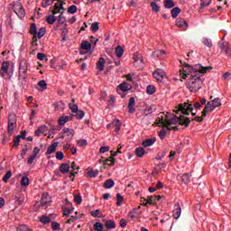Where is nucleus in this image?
<instances>
[{
  "mask_svg": "<svg viewBox=\"0 0 231 231\" xmlns=\"http://www.w3.org/2000/svg\"><path fill=\"white\" fill-rule=\"evenodd\" d=\"M159 124L160 126L166 127L167 131H178V126L171 125H176V124H179L184 127H189V125H190V118L185 116H177L176 115H172L169 119H159Z\"/></svg>",
  "mask_w": 231,
  "mask_h": 231,
  "instance_id": "nucleus-1",
  "label": "nucleus"
},
{
  "mask_svg": "<svg viewBox=\"0 0 231 231\" xmlns=\"http://www.w3.org/2000/svg\"><path fill=\"white\" fill-rule=\"evenodd\" d=\"M210 69H214V67H203L201 64H197L192 67L188 63H184V67L182 69V72H180V75H182L181 79L185 80V79H187L189 75H190V77H192L193 75H199V73L205 75V73H207V71H210Z\"/></svg>",
  "mask_w": 231,
  "mask_h": 231,
  "instance_id": "nucleus-2",
  "label": "nucleus"
},
{
  "mask_svg": "<svg viewBox=\"0 0 231 231\" xmlns=\"http://www.w3.org/2000/svg\"><path fill=\"white\" fill-rule=\"evenodd\" d=\"M201 77H203V73L193 74L192 77L189 78L187 88H189L191 93H198V91L201 89V84H203Z\"/></svg>",
  "mask_w": 231,
  "mask_h": 231,
  "instance_id": "nucleus-3",
  "label": "nucleus"
},
{
  "mask_svg": "<svg viewBox=\"0 0 231 231\" xmlns=\"http://www.w3.org/2000/svg\"><path fill=\"white\" fill-rule=\"evenodd\" d=\"M11 10L16 14L20 19H23L24 17V7H23V5L21 3L16 2V3H12L10 4Z\"/></svg>",
  "mask_w": 231,
  "mask_h": 231,
  "instance_id": "nucleus-4",
  "label": "nucleus"
},
{
  "mask_svg": "<svg viewBox=\"0 0 231 231\" xmlns=\"http://www.w3.org/2000/svg\"><path fill=\"white\" fill-rule=\"evenodd\" d=\"M180 111L182 113V115L189 116V111H194V107L192 106V104H189V103L180 104L179 108L177 110H174V113L178 115Z\"/></svg>",
  "mask_w": 231,
  "mask_h": 231,
  "instance_id": "nucleus-5",
  "label": "nucleus"
},
{
  "mask_svg": "<svg viewBox=\"0 0 231 231\" xmlns=\"http://www.w3.org/2000/svg\"><path fill=\"white\" fill-rule=\"evenodd\" d=\"M10 68V61H4L2 63V67L0 69V75L3 77V79H12V74L8 72V69Z\"/></svg>",
  "mask_w": 231,
  "mask_h": 231,
  "instance_id": "nucleus-6",
  "label": "nucleus"
},
{
  "mask_svg": "<svg viewBox=\"0 0 231 231\" xmlns=\"http://www.w3.org/2000/svg\"><path fill=\"white\" fill-rule=\"evenodd\" d=\"M134 66H135V68H137L138 69L143 68V57L142 56V54L136 52L134 55Z\"/></svg>",
  "mask_w": 231,
  "mask_h": 231,
  "instance_id": "nucleus-7",
  "label": "nucleus"
},
{
  "mask_svg": "<svg viewBox=\"0 0 231 231\" xmlns=\"http://www.w3.org/2000/svg\"><path fill=\"white\" fill-rule=\"evenodd\" d=\"M64 12V2L62 1H58V3H56L54 5V9L52 10V15H57V14H60Z\"/></svg>",
  "mask_w": 231,
  "mask_h": 231,
  "instance_id": "nucleus-8",
  "label": "nucleus"
},
{
  "mask_svg": "<svg viewBox=\"0 0 231 231\" xmlns=\"http://www.w3.org/2000/svg\"><path fill=\"white\" fill-rule=\"evenodd\" d=\"M133 89V86L127 82H123L118 86V88L116 89L117 93H120V91H123L125 93L126 91H131Z\"/></svg>",
  "mask_w": 231,
  "mask_h": 231,
  "instance_id": "nucleus-9",
  "label": "nucleus"
},
{
  "mask_svg": "<svg viewBox=\"0 0 231 231\" xmlns=\"http://www.w3.org/2000/svg\"><path fill=\"white\" fill-rule=\"evenodd\" d=\"M214 109H216V108L214 107V105L212 104V101H208L206 104V106H205V107L202 111V116L203 117L207 116V113H212V111H214Z\"/></svg>",
  "mask_w": 231,
  "mask_h": 231,
  "instance_id": "nucleus-10",
  "label": "nucleus"
},
{
  "mask_svg": "<svg viewBox=\"0 0 231 231\" xmlns=\"http://www.w3.org/2000/svg\"><path fill=\"white\" fill-rule=\"evenodd\" d=\"M75 134L73 130H69V128H63V135H61V139L68 137V140H71Z\"/></svg>",
  "mask_w": 231,
  "mask_h": 231,
  "instance_id": "nucleus-11",
  "label": "nucleus"
},
{
  "mask_svg": "<svg viewBox=\"0 0 231 231\" xmlns=\"http://www.w3.org/2000/svg\"><path fill=\"white\" fill-rule=\"evenodd\" d=\"M141 201H143H143H145V203L143 204L144 207H147L148 205H156V199L154 196L148 197V199L145 198H142Z\"/></svg>",
  "mask_w": 231,
  "mask_h": 231,
  "instance_id": "nucleus-12",
  "label": "nucleus"
},
{
  "mask_svg": "<svg viewBox=\"0 0 231 231\" xmlns=\"http://www.w3.org/2000/svg\"><path fill=\"white\" fill-rule=\"evenodd\" d=\"M57 147H59V142L53 143L51 145H50L47 149V152H45L46 156H49L50 154H53L57 151Z\"/></svg>",
  "mask_w": 231,
  "mask_h": 231,
  "instance_id": "nucleus-13",
  "label": "nucleus"
},
{
  "mask_svg": "<svg viewBox=\"0 0 231 231\" xmlns=\"http://www.w3.org/2000/svg\"><path fill=\"white\" fill-rule=\"evenodd\" d=\"M73 116L75 115H70V116H63L59 119V124L60 125H65L67 122H69V120H73Z\"/></svg>",
  "mask_w": 231,
  "mask_h": 231,
  "instance_id": "nucleus-14",
  "label": "nucleus"
},
{
  "mask_svg": "<svg viewBox=\"0 0 231 231\" xmlns=\"http://www.w3.org/2000/svg\"><path fill=\"white\" fill-rule=\"evenodd\" d=\"M153 77L158 80V82H162V79L165 77V72L162 69H157L153 72Z\"/></svg>",
  "mask_w": 231,
  "mask_h": 231,
  "instance_id": "nucleus-15",
  "label": "nucleus"
},
{
  "mask_svg": "<svg viewBox=\"0 0 231 231\" xmlns=\"http://www.w3.org/2000/svg\"><path fill=\"white\" fill-rule=\"evenodd\" d=\"M175 24L176 26H178V28H184V30H187V27L189 26V24L183 18H178Z\"/></svg>",
  "mask_w": 231,
  "mask_h": 231,
  "instance_id": "nucleus-16",
  "label": "nucleus"
},
{
  "mask_svg": "<svg viewBox=\"0 0 231 231\" xmlns=\"http://www.w3.org/2000/svg\"><path fill=\"white\" fill-rule=\"evenodd\" d=\"M48 132V126L45 125H41L38 129L34 132V136H41V134H44V133Z\"/></svg>",
  "mask_w": 231,
  "mask_h": 231,
  "instance_id": "nucleus-17",
  "label": "nucleus"
},
{
  "mask_svg": "<svg viewBox=\"0 0 231 231\" xmlns=\"http://www.w3.org/2000/svg\"><path fill=\"white\" fill-rule=\"evenodd\" d=\"M180 216H181V207H180V204H175L173 210V217L174 219H180Z\"/></svg>",
  "mask_w": 231,
  "mask_h": 231,
  "instance_id": "nucleus-18",
  "label": "nucleus"
},
{
  "mask_svg": "<svg viewBox=\"0 0 231 231\" xmlns=\"http://www.w3.org/2000/svg\"><path fill=\"white\" fill-rule=\"evenodd\" d=\"M156 143V138H149L143 142V147H151L152 145H154Z\"/></svg>",
  "mask_w": 231,
  "mask_h": 231,
  "instance_id": "nucleus-19",
  "label": "nucleus"
},
{
  "mask_svg": "<svg viewBox=\"0 0 231 231\" xmlns=\"http://www.w3.org/2000/svg\"><path fill=\"white\" fill-rule=\"evenodd\" d=\"M54 109L55 111H64L66 109V104L62 101L57 102L54 104Z\"/></svg>",
  "mask_w": 231,
  "mask_h": 231,
  "instance_id": "nucleus-20",
  "label": "nucleus"
},
{
  "mask_svg": "<svg viewBox=\"0 0 231 231\" xmlns=\"http://www.w3.org/2000/svg\"><path fill=\"white\" fill-rule=\"evenodd\" d=\"M105 226L108 230H112L113 228H116V224L115 223V220L109 219L105 223Z\"/></svg>",
  "mask_w": 231,
  "mask_h": 231,
  "instance_id": "nucleus-21",
  "label": "nucleus"
},
{
  "mask_svg": "<svg viewBox=\"0 0 231 231\" xmlns=\"http://www.w3.org/2000/svg\"><path fill=\"white\" fill-rule=\"evenodd\" d=\"M60 172H62V174H66V173L69 172V164L62 163L60 166Z\"/></svg>",
  "mask_w": 231,
  "mask_h": 231,
  "instance_id": "nucleus-22",
  "label": "nucleus"
},
{
  "mask_svg": "<svg viewBox=\"0 0 231 231\" xmlns=\"http://www.w3.org/2000/svg\"><path fill=\"white\" fill-rule=\"evenodd\" d=\"M74 210H75V208H73V206H72V208L71 207H65V208H63V216L68 217L70 214H73Z\"/></svg>",
  "mask_w": 231,
  "mask_h": 231,
  "instance_id": "nucleus-23",
  "label": "nucleus"
},
{
  "mask_svg": "<svg viewBox=\"0 0 231 231\" xmlns=\"http://www.w3.org/2000/svg\"><path fill=\"white\" fill-rule=\"evenodd\" d=\"M171 17L173 19H176V17H178V15H180V14H181V9L180 7H174L171 11Z\"/></svg>",
  "mask_w": 231,
  "mask_h": 231,
  "instance_id": "nucleus-24",
  "label": "nucleus"
},
{
  "mask_svg": "<svg viewBox=\"0 0 231 231\" xmlns=\"http://www.w3.org/2000/svg\"><path fill=\"white\" fill-rule=\"evenodd\" d=\"M26 152H28V145L25 144L24 147L22 149L21 153L17 155V158L21 161L26 156Z\"/></svg>",
  "mask_w": 231,
  "mask_h": 231,
  "instance_id": "nucleus-25",
  "label": "nucleus"
},
{
  "mask_svg": "<svg viewBox=\"0 0 231 231\" xmlns=\"http://www.w3.org/2000/svg\"><path fill=\"white\" fill-rule=\"evenodd\" d=\"M105 189H112V187H115V180L113 179H108L104 183Z\"/></svg>",
  "mask_w": 231,
  "mask_h": 231,
  "instance_id": "nucleus-26",
  "label": "nucleus"
},
{
  "mask_svg": "<svg viewBox=\"0 0 231 231\" xmlns=\"http://www.w3.org/2000/svg\"><path fill=\"white\" fill-rule=\"evenodd\" d=\"M152 57H157V59H162V57H165V51L159 50L154 52H152Z\"/></svg>",
  "mask_w": 231,
  "mask_h": 231,
  "instance_id": "nucleus-27",
  "label": "nucleus"
},
{
  "mask_svg": "<svg viewBox=\"0 0 231 231\" xmlns=\"http://www.w3.org/2000/svg\"><path fill=\"white\" fill-rule=\"evenodd\" d=\"M26 79H28L27 72H20L18 75V80H22V84H26Z\"/></svg>",
  "mask_w": 231,
  "mask_h": 231,
  "instance_id": "nucleus-28",
  "label": "nucleus"
},
{
  "mask_svg": "<svg viewBox=\"0 0 231 231\" xmlns=\"http://www.w3.org/2000/svg\"><path fill=\"white\" fill-rule=\"evenodd\" d=\"M104 64H106V60L104 58H100L97 64L99 71H104Z\"/></svg>",
  "mask_w": 231,
  "mask_h": 231,
  "instance_id": "nucleus-29",
  "label": "nucleus"
},
{
  "mask_svg": "<svg viewBox=\"0 0 231 231\" xmlns=\"http://www.w3.org/2000/svg\"><path fill=\"white\" fill-rule=\"evenodd\" d=\"M48 198H50V195L48 193H42V200L41 203L42 205H48L50 203V200H48Z\"/></svg>",
  "mask_w": 231,
  "mask_h": 231,
  "instance_id": "nucleus-30",
  "label": "nucleus"
},
{
  "mask_svg": "<svg viewBox=\"0 0 231 231\" xmlns=\"http://www.w3.org/2000/svg\"><path fill=\"white\" fill-rule=\"evenodd\" d=\"M181 182L187 185L188 183H190V174L184 173L181 177Z\"/></svg>",
  "mask_w": 231,
  "mask_h": 231,
  "instance_id": "nucleus-31",
  "label": "nucleus"
},
{
  "mask_svg": "<svg viewBox=\"0 0 231 231\" xmlns=\"http://www.w3.org/2000/svg\"><path fill=\"white\" fill-rule=\"evenodd\" d=\"M81 50H86L87 51H89L91 50V43L88 41H84L81 42Z\"/></svg>",
  "mask_w": 231,
  "mask_h": 231,
  "instance_id": "nucleus-32",
  "label": "nucleus"
},
{
  "mask_svg": "<svg viewBox=\"0 0 231 231\" xmlns=\"http://www.w3.org/2000/svg\"><path fill=\"white\" fill-rule=\"evenodd\" d=\"M146 93L148 95H154V93H156V87L153 85H148L146 88Z\"/></svg>",
  "mask_w": 231,
  "mask_h": 231,
  "instance_id": "nucleus-33",
  "label": "nucleus"
},
{
  "mask_svg": "<svg viewBox=\"0 0 231 231\" xmlns=\"http://www.w3.org/2000/svg\"><path fill=\"white\" fill-rule=\"evenodd\" d=\"M94 231H104V224L100 222H96L94 224Z\"/></svg>",
  "mask_w": 231,
  "mask_h": 231,
  "instance_id": "nucleus-34",
  "label": "nucleus"
},
{
  "mask_svg": "<svg viewBox=\"0 0 231 231\" xmlns=\"http://www.w3.org/2000/svg\"><path fill=\"white\" fill-rule=\"evenodd\" d=\"M135 154L137 158H142L145 154V150L142 147L135 149Z\"/></svg>",
  "mask_w": 231,
  "mask_h": 231,
  "instance_id": "nucleus-35",
  "label": "nucleus"
},
{
  "mask_svg": "<svg viewBox=\"0 0 231 231\" xmlns=\"http://www.w3.org/2000/svg\"><path fill=\"white\" fill-rule=\"evenodd\" d=\"M116 55L117 59H120L122 55H124V48H122V46H117L116 48Z\"/></svg>",
  "mask_w": 231,
  "mask_h": 231,
  "instance_id": "nucleus-36",
  "label": "nucleus"
},
{
  "mask_svg": "<svg viewBox=\"0 0 231 231\" xmlns=\"http://www.w3.org/2000/svg\"><path fill=\"white\" fill-rule=\"evenodd\" d=\"M19 73H28V67L26 66V63H20Z\"/></svg>",
  "mask_w": 231,
  "mask_h": 231,
  "instance_id": "nucleus-37",
  "label": "nucleus"
},
{
  "mask_svg": "<svg viewBox=\"0 0 231 231\" xmlns=\"http://www.w3.org/2000/svg\"><path fill=\"white\" fill-rule=\"evenodd\" d=\"M56 21L57 17H55V14L49 15L46 18V22L48 23V24H54Z\"/></svg>",
  "mask_w": 231,
  "mask_h": 231,
  "instance_id": "nucleus-38",
  "label": "nucleus"
},
{
  "mask_svg": "<svg viewBox=\"0 0 231 231\" xmlns=\"http://www.w3.org/2000/svg\"><path fill=\"white\" fill-rule=\"evenodd\" d=\"M116 159L113 157H108L106 159V164L108 165V167H113L115 165Z\"/></svg>",
  "mask_w": 231,
  "mask_h": 231,
  "instance_id": "nucleus-39",
  "label": "nucleus"
},
{
  "mask_svg": "<svg viewBox=\"0 0 231 231\" xmlns=\"http://www.w3.org/2000/svg\"><path fill=\"white\" fill-rule=\"evenodd\" d=\"M22 187H28L30 185V179L28 177L23 176L21 180Z\"/></svg>",
  "mask_w": 231,
  "mask_h": 231,
  "instance_id": "nucleus-40",
  "label": "nucleus"
},
{
  "mask_svg": "<svg viewBox=\"0 0 231 231\" xmlns=\"http://www.w3.org/2000/svg\"><path fill=\"white\" fill-rule=\"evenodd\" d=\"M45 33H46V29L44 27H42L39 29L38 32H36V35L39 39H42Z\"/></svg>",
  "mask_w": 231,
  "mask_h": 231,
  "instance_id": "nucleus-41",
  "label": "nucleus"
},
{
  "mask_svg": "<svg viewBox=\"0 0 231 231\" xmlns=\"http://www.w3.org/2000/svg\"><path fill=\"white\" fill-rule=\"evenodd\" d=\"M211 104H213V107H220L221 106V98L219 97H217L215 98L214 100L211 101Z\"/></svg>",
  "mask_w": 231,
  "mask_h": 231,
  "instance_id": "nucleus-42",
  "label": "nucleus"
},
{
  "mask_svg": "<svg viewBox=\"0 0 231 231\" xmlns=\"http://www.w3.org/2000/svg\"><path fill=\"white\" fill-rule=\"evenodd\" d=\"M10 178H12V171H8L5 176L3 177V182L4 183H8V180H10Z\"/></svg>",
  "mask_w": 231,
  "mask_h": 231,
  "instance_id": "nucleus-43",
  "label": "nucleus"
},
{
  "mask_svg": "<svg viewBox=\"0 0 231 231\" xmlns=\"http://www.w3.org/2000/svg\"><path fill=\"white\" fill-rule=\"evenodd\" d=\"M40 221L43 225H48V223H50V221H51V218H50V217H48V216H42V217H41Z\"/></svg>",
  "mask_w": 231,
  "mask_h": 231,
  "instance_id": "nucleus-44",
  "label": "nucleus"
},
{
  "mask_svg": "<svg viewBox=\"0 0 231 231\" xmlns=\"http://www.w3.org/2000/svg\"><path fill=\"white\" fill-rule=\"evenodd\" d=\"M37 86H38L39 88H41L42 90L48 89V84L46 83L45 80H40V81L38 82Z\"/></svg>",
  "mask_w": 231,
  "mask_h": 231,
  "instance_id": "nucleus-45",
  "label": "nucleus"
},
{
  "mask_svg": "<svg viewBox=\"0 0 231 231\" xmlns=\"http://www.w3.org/2000/svg\"><path fill=\"white\" fill-rule=\"evenodd\" d=\"M165 8H174V2L172 0H164Z\"/></svg>",
  "mask_w": 231,
  "mask_h": 231,
  "instance_id": "nucleus-46",
  "label": "nucleus"
},
{
  "mask_svg": "<svg viewBox=\"0 0 231 231\" xmlns=\"http://www.w3.org/2000/svg\"><path fill=\"white\" fill-rule=\"evenodd\" d=\"M202 42L205 46H208V48H212V40L208 38H203Z\"/></svg>",
  "mask_w": 231,
  "mask_h": 231,
  "instance_id": "nucleus-47",
  "label": "nucleus"
},
{
  "mask_svg": "<svg viewBox=\"0 0 231 231\" xmlns=\"http://www.w3.org/2000/svg\"><path fill=\"white\" fill-rule=\"evenodd\" d=\"M85 115H86V113H84V111H82V110H78V111L76 112L75 116L78 118V120H82V118H84Z\"/></svg>",
  "mask_w": 231,
  "mask_h": 231,
  "instance_id": "nucleus-48",
  "label": "nucleus"
},
{
  "mask_svg": "<svg viewBox=\"0 0 231 231\" xmlns=\"http://www.w3.org/2000/svg\"><path fill=\"white\" fill-rule=\"evenodd\" d=\"M51 228L52 230L59 231V230H60V224H59V222H51Z\"/></svg>",
  "mask_w": 231,
  "mask_h": 231,
  "instance_id": "nucleus-49",
  "label": "nucleus"
},
{
  "mask_svg": "<svg viewBox=\"0 0 231 231\" xmlns=\"http://www.w3.org/2000/svg\"><path fill=\"white\" fill-rule=\"evenodd\" d=\"M30 33L31 35H37V25L35 23L31 24Z\"/></svg>",
  "mask_w": 231,
  "mask_h": 231,
  "instance_id": "nucleus-50",
  "label": "nucleus"
},
{
  "mask_svg": "<svg viewBox=\"0 0 231 231\" xmlns=\"http://www.w3.org/2000/svg\"><path fill=\"white\" fill-rule=\"evenodd\" d=\"M152 12L158 13L160 12V6L156 4V2H152L151 4Z\"/></svg>",
  "mask_w": 231,
  "mask_h": 231,
  "instance_id": "nucleus-51",
  "label": "nucleus"
},
{
  "mask_svg": "<svg viewBox=\"0 0 231 231\" xmlns=\"http://www.w3.org/2000/svg\"><path fill=\"white\" fill-rule=\"evenodd\" d=\"M88 176H89V178H97V176H98V171L90 170L88 171Z\"/></svg>",
  "mask_w": 231,
  "mask_h": 231,
  "instance_id": "nucleus-52",
  "label": "nucleus"
},
{
  "mask_svg": "<svg viewBox=\"0 0 231 231\" xmlns=\"http://www.w3.org/2000/svg\"><path fill=\"white\" fill-rule=\"evenodd\" d=\"M60 14L58 17V23L59 24H64L66 18L64 17L63 14L64 12L60 13Z\"/></svg>",
  "mask_w": 231,
  "mask_h": 231,
  "instance_id": "nucleus-53",
  "label": "nucleus"
},
{
  "mask_svg": "<svg viewBox=\"0 0 231 231\" xmlns=\"http://www.w3.org/2000/svg\"><path fill=\"white\" fill-rule=\"evenodd\" d=\"M69 107L70 111H72L73 113H76V112L79 111V106H77V105H75L73 103H70L69 105Z\"/></svg>",
  "mask_w": 231,
  "mask_h": 231,
  "instance_id": "nucleus-54",
  "label": "nucleus"
},
{
  "mask_svg": "<svg viewBox=\"0 0 231 231\" xmlns=\"http://www.w3.org/2000/svg\"><path fill=\"white\" fill-rule=\"evenodd\" d=\"M116 205L117 207H120V205H122V201H124V197H122V195H120V193L116 194Z\"/></svg>",
  "mask_w": 231,
  "mask_h": 231,
  "instance_id": "nucleus-55",
  "label": "nucleus"
},
{
  "mask_svg": "<svg viewBox=\"0 0 231 231\" xmlns=\"http://www.w3.org/2000/svg\"><path fill=\"white\" fill-rule=\"evenodd\" d=\"M77 5H70L69 8H68V12L69 14H77Z\"/></svg>",
  "mask_w": 231,
  "mask_h": 231,
  "instance_id": "nucleus-56",
  "label": "nucleus"
},
{
  "mask_svg": "<svg viewBox=\"0 0 231 231\" xmlns=\"http://www.w3.org/2000/svg\"><path fill=\"white\" fill-rule=\"evenodd\" d=\"M79 219V217L77 216H71L67 221L66 223L68 225H71V223H74V221H77Z\"/></svg>",
  "mask_w": 231,
  "mask_h": 231,
  "instance_id": "nucleus-57",
  "label": "nucleus"
},
{
  "mask_svg": "<svg viewBox=\"0 0 231 231\" xmlns=\"http://www.w3.org/2000/svg\"><path fill=\"white\" fill-rule=\"evenodd\" d=\"M74 201L76 202L77 205H80V203H82V197L79 194L75 195Z\"/></svg>",
  "mask_w": 231,
  "mask_h": 231,
  "instance_id": "nucleus-58",
  "label": "nucleus"
},
{
  "mask_svg": "<svg viewBox=\"0 0 231 231\" xmlns=\"http://www.w3.org/2000/svg\"><path fill=\"white\" fill-rule=\"evenodd\" d=\"M30 227L26 225H22L17 227V231H30Z\"/></svg>",
  "mask_w": 231,
  "mask_h": 231,
  "instance_id": "nucleus-59",
  "label": "nucleus"
},
{
  "mask_svg": "<svg viewBox=\"0 0 231 231\" xmlns=\"http://www.w3.org/2000/svg\"><path fill=\"white\" fill-rule=\"evenodd\" d=\"M78 145H79V147H86V145H88V141L86 139L79 140Z\"/></svg>",
  "mask_w": 231,
  "mask_h": 231,
  "instance_id": "nucleus-60",
  "label": "nucleus"
},
{
  "mask_svg": "<svg viewBox=\"0 0 231 231\" xmlns=\"http://www.w3.org/2000/svg\"><path fill=\"white\" fill-rule=\"evenodd\" d=\"M165 136H167V131H165V129H162L159 132V137L161 138V140H163Z\"/></svg>",
  "mask_w": 231,
  "mask_h": 231,
  "instance_id": "nucleus-61",
  "label": "nucleus"
},
{
  "mask_svg": "<svg viewBox=\"0 0 231 231\" xmlns=\"http://www.w3.org/2000/svg\"><path fill=\"white\" fill-rule=\"evenodd\" d=\"M91 28H92V32H98L99 30L98 23H93L91 24Z\"/></svg>",
  "mask_w": 231,
  "mask_h": 231,
  "instance_id": "nucleus-62",
  "label": "nucleus"
},
{
  "mask_svg": "<svg viewBox=\"0 0 231 231\" xmlns=\"http://www.w3.org/2000/svg\"><path fill=\"white\" fill-rule=\"evenodd\" d=\"M152 109H154V106H148L147 109L144 110V115L147 116V115H151L152 113Z\"/></svg>",
  "mask_w": 231,
  "mask_h": 231,
  "instance_id": "nucleus-63",
  "label": "nucleus"
},
{
  "mask_svg": "<svg viewBox=\"0 0 231 231\" xmlns=\"http://www.w3.org/2000/svg\"><path fill=\"white\" fill-rule=\"evenodd\" d=\"M109 151V146H103L99 149L100 154H104V152H107Z\"/></svg>",
  "mask_w": 231,
  "mask_h": 231,
  "instance_id": "nucleus-64",
  "label": "nucleus"
}]
</instances>
